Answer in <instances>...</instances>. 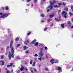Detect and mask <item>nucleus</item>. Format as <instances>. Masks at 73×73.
Listing matches in <instances>:
<instances>
[{
    "instance_id": "1a4fd4ad",
    "label": "nucleus",
    "mask_w": 73,
    "mask_h": 73,
    "mask_svg": "<svg viewBox=\"0 0 73 73\" xmlns=\"http://www.w3.org/2000/svg\"><path fill=\"white\" fill-rule=\"evenodd\" d=\"M0 64H1L2 62L1 65H4V62L3 60H1L0 61Z\"/></svg>"
},
{
    "instance_id": "c9c22d12",
    "label": "nucleus",
    "mask_w": 73,
    "mask_h": 73,
    "mask_svg": "<svg viewBox=\"0 0 73 73\" xmlns=\"http://www.w3.org/2000/svg\"><path fill=\"white\" fill-rule=\"evenodd\" d=\"M34 70L35 72L36 73L37 72V70H36V69L34 68Z\"/></svg>"
},
{
    "instance_id": "5fc2aeb1",
    "label": "nucleus",
    "mask_w": 73,
    "mask_h": 73,
    "mask_svg": "<svg viewBox=\"0 0 73 73\" xmlns=\"http://www.w3.org/2000/svg\"><path fill=\"white\" fill-rule=\"evenodd\" d=\"M3 15V13H0V15L1 16V15Z\"/></svg>"
},
{
    "instance_id": "69168bd1",
    "label": "nucleus",
    "mask_w": 73,
    "mask_h": 73,
    "mask_svg": "<svg viewBox=\"0 0 73 73\" xmlns=\"http://www.w3.org/2000/svg\"><path fill=\"white\" fill-rule=\"evenodd\" d=\"M7 67H9V66H10V65H7Z\"/></svg>"
},
{
    "instance_id": "c85d7f7f",
    "label": "nucleus",
    "mask_w": 73,
    "mask_h": 73,
    "mask_svg": "<svg viewBox=\"0 0 73 73\" xmlns=\"http://www.w3.org/2000/svg\"><path fill=\"white\" fill-rule=\"evenodd\" d=\"M25 53L26 54L29 53V50L26 51L25 52Z\"/></svg>"
},
{
    "instance_id": "bb28decb",
    "label": "nucleus",
    "mask_w": 73,
    "mask_h": 73,
    "mask_svg": "<svg viewBox=\"0 0 73 73\" xmlns=\"http://www.w3.org/2000/svg\"><path fill=\"white\" fill-rule=\"evenodd\" d=\"M40 52L42 51V50H43V48H40Z\"/></svg>"
},
{
    "instance_id": "f03ea898",
    "label": "nucleus",
    "mask_w": 73,
    "mask_h": 73,
    "mask_svg": "<svg viewBox=\"0 0 73 73\" xmlns=\"http://www.w3.org/2000/svg\"><path fill=\"white\" fill-rule=\"evenodd\" d=\"M50 5L47 8V9H49L47 10V12H49L50 10H52V9H53V5H54V3H52L50 1Z\"/></svg>"
},
{
    "instance_id": "338daca9",
    "label": "nucleus",
    "mask_w": 73,
    "mask_h": 73,
    "mask_svg": "<svg viewBox=\"0 0 73 73\" xmlns=\"http://www.w3.org/2000/svg\"><path fill=\"white\" fill-rule=\"evenodd\" d=\"M71 71H72V72L73 71V68H72V70H71Z\"/></svg>"
},
{
    "instance_id": "423d86ee",
    "label": "nucleus",
    "mask_w": 73,
    "mask_h": 73,
    "mask_svg": "<svg viewBox=\"0 0 73 73\" xmlns=\"http://www.w3.org/2000/svg\"><path fill=\"white\" fill-rule=\"evenodd\" d=\"M54 13H53L52 15L50 14V15L49 17L50 18H52V17H54Z\"/></svg>"
},
{
    "instance_id": "6e6d98bb",
    "label": "nucleus",
    "mask_w": 73,
    "mask_h": 73,
    "mask_svg": "<svg viewBox=\"0 0 73 73\" xmlns=\"http://www.w3.org/2000/svg\"><path fill=\"white\" fill-rule=\"evenodd\" d=\"M72 8H73V6L71 5V9H72Z\"/></svg>"
},
{
    "instance_id": "4d7b16f0",
    "label": "nucleus",
    "mask_w": 73,
    "mask_h": 73,
    "mask_svg": "<svg viewBox=\"0 0 73 73\" xmlns=\"http://www.w3.org/2000/svg\"><path fill=\"white\" fill-rule=\"evenodd\" d=\"M2 10H4V7H2Z\"/></svg>"
},
{
    "instance_id": "052dcab7",
    "label": "nucleus",
    "mask_w": 73,
    "mask_h": 73,
    "mask_svg": "<svg viewBox=\"0 0 73 73\" xmlns=\"http://www.w3.org/2000/svg\"><path fill=\"white\" fill-rule=\"evenodd\" d=\"M61 12V11L60 10H58V13H59V12Z\"/></svg>"
},
{
    "instance_id": "58836bf2",
    "label": "nucleus",
    "mask_w": 73,
    "mask_h": 73,
    "mask_svg": "<svg viewBox=\"0 0 73 73\" xmlns=\"http://www.w3.org/2000/svg\"><path fill=\"white\" fill-rule=\"evenodd\" d=\"M48 56H47V55H46V58H48Z\"/></svg>"
},
{
    "instance_id": "603ef678",
    "label": "nucleus",
    "mask_w": 73,
    "mask_h": 73,
    "mask_svg": "<svg viewBox=\"0 0 73 73\" xmlns=\"http://www.w3.org/2000/svg\"><path fill=\"white\" fill-rule=\"evenodd\" d=\"M44 45V44H40V45H41L42 46V45Z\"/></svg>"
},
{
    "instance_id": "a878e982",
    "label": "nucleus",
    "mask_w": 73,
    "mask_h": 73,
    "mask_svg": "<svg viewBox=\"0 0 73 73\" xmlns=\"http://www.w3.org/2000/svg\"><path fill=\"white\" fill-rule=\"evenodd\" d=\"M31 32H29L28 33H27V36H29V35H31Z\"/></svg>"
},
{
    "instance_id": "f704fd0d",
    "label": "nucleus",
    "mask_w": 73,
    "mask_h": 73,
    "mask_svg": "<svg viewBox=\"0 0 73 73\" xmlns=\"http://www.w3.org/2000/svg\"><path fill=\"white\" fill-rule=\"evenodd\" d=\"M30 1H31V0H27L26 1L27 3H28L29 2H30Z\"/></svg>"
},
{
    "instance_id": "3c124183",
    "label": "nucleus",
    "mask_w": 73,
    "mask_h": 73,
    "mask_svg": "<svg viewBox=\"0 0 73 73\" xmlns=\"http://www.w3.org/2000/svg\"><path fill=\"white\" fill-rule=\"evenodd\" d=\"M44 48L45 50H46V49H47V47H45Z\"/></svg>"
},
{
    "instance_id": "a18cd8bd",
    "label": "nucleus",
    "mask_w": 73,
    "mask_h": 73,
    "mask_svg": "<svg viewBox=\"0 0 73 73\" xmlns=\"http://www.w3.org/2000/svg\"><path fill=\"white\" fill-rule=\"evenodd\" d=\"M3 58H4V56H1V59H3Z\"/></svg>"
},
{
    "instance_id": "b1692460",
    "label": "nucleus",
    "mask_w": 73,
    "mask_h": 73,
    "mask_svg": "<svg viewBox=\"0 0 73 73\" xmlns=\"http://www.w3.org/2000/svg\"><path fill=\"white\" fill-rule=\"evenodd\" d=\"M9 9L8 8V6H7L5 7V9L6 10H8V9Z\"/></svg>"
},
{
    "instance_id": "bf43d9fd",
    "label": "nucleus",
    "mask_w": 73,
    "mask_h": 73,
    "mask_svg": "<svg viewBox=\"0 0 73 73\" xmlns=\"http://www.w3.org/2000/svg\"><path fill=\"white\" fill-rule=\"evenodd\" d=\"M62 5H65V3H63Z\"/></svg>"
},
{
    "instance_id": "09e8293b",
    "label": "nucleus",
    "mask_w": 73,
    "mask_h": 73,
    "mask_svg": "<svg viewBox=\"0 0 73 73\" xmlns=\"http://www.w3.org/2000/svg\"><path fill=\"white\" fill-rule=\"evenodd\" d=\"M31 73H33V71L32 70H31Z\"/></svg>"
},
{
    "instance_id": "ea45409f",
    "label": "nucleus",
    "mask_w": 73,
    "mask_h": 73,
    "mask_svg": "<svg viewBox=\"0 0 73 73\" xmlns=\"http://www.w3.org/2000/svg\"><path fill=\"white\" fill-rule=\"evenodd\" d=\"M17 73H20V70H18L17 72Z\"/></svg>"
},
{
    "instance_id": "79ce46f5",
    "label": "nucleus",
    "mask_w": 73,
    "mask_h": 73,
    "mask_svg": "<svg viewBox=\"0 0 73 73\" xmlns=\"http://www.w3.org/2000/svg\"><path fill=\"white\" fill-rule=\"evenodd\" d=\"M38 60H39L40 61H41V58H38Z\"/></svg>"
},
{
    "instance_id": "8fccbe9b",
    "label": "nucleus",
    "mask_w": 73,
    "mask_h": 73,
    "mask_svg": "<svg viewBox=\"0 0 73 73\" xmlns=\"http://www.w3.org/2000/svg\"><path fill=\"white\" fill-rule=\"evenodd\" d=\"M53 3H56V1H55V0H54L53 1Z\"/></svg>"
},
{
    "instance_id": "4468645a",
    "label": "nucleus",
    "mask_w": 73,
    "mask_h": 73,
    "mask_svg": "<svg viewBox=\"0 0 73 73\" xmlns=\"http://www.w3.org/2000/svg\"><path fill=\"white\" fill-rule=\"evenodd\" d=\"M12 44H13V41L12 40L10 43V48H11V47H12Z\"/></svg>"
},
{
    "instance_id": "864d4df0",
    "label": "nucleus",
    "mask_w": 73,
    "mask_h": 73,
    "mask_svg": "<svg viewBox=\"0 0 73 73\" xmlns=\"http://www.w3.org/2000/svg\"><path fill=\"white\" fill-rule=\"evenodd\" d=\"M61 16L60 15H59V17H58V18H59V19H61Z\"/></svg>"
},
{
    "instance_id": "20e7f679",
    "label": "nucleus",
    "mask_w": 73,
    "mask_h": 73,
    "mask_svg": "<svg viewBox=\"0 0 73 73\" xmlns=\"http://www.w3.org/2000/svg\"><path fill=\"white\" fill-rule=\"evenodd\" d=\"M8 15L5 13L0 16V18H4V17H8Z\"/></svg>"
},
{
    "instance_id": "393cba45",
    "label": "nucleus",
    "mask_w": 73,
    "mask_h": 73,
    "mask_svg": "<svg viewBox=\"0 0 73 73\" xmlns=\"http://www.w3.org/2000/svg\"><path fill=\"white\" fill-rule=\"evenodd\" d=\"M45 70L46 71H49V69L48 68H46L45 69Z\"/></svg>"
},
{
    "instance_id": "c03bdc74",
    "label": "nucleus",
    "mask_w": 73,
    "mask_h": 73,
    "mask_svg": "<svg viewBox=\"0 0 73 73\" xmlns=\"http://www.w3.org/2000/svg\"><path fill=\"white\" fill-rule=\"evenodd\" d=\"M9 48V46H7L6 47V49H8V48Z\"/></svg>"
},
{
    "instance_id": "774afa93",
    "label": "nucleus",
    "mask_w": 73,
    "mask_h": 73,
    "mask_svg": "<svg viewBox=\"0 0 73 73\" xmlns=\"http://www.w3.org/2000/svg\"><path fill=\"white\" fill-rule=\"evenodd\" d=\"M71 28H73V26H71Z\"/></svg>"
},
{
    "instance_id": "9b49d317",
    "label": "nucleus",
    "mask_w": 73,
    "mask_h": 73,
    "mask_svg": "<svg viewBox=\"0 0 73 73\" xmlns=\"http://www.w3.org/2000/svg\"><path fill=\"white\" fill-rule=\"evenodd\" d=\"M36 39H34V40H33L31 42V43L32 44H33L36 42Z\"/></svg>"
},
{
    "instance_id": "aec40b11",
    "label": "nucleus",
    "mask_w": 73,
    "mask_h": 73,
    "mask_svg": "<svg viewBox=\"0 0 73 73\" xmlns=\"http://www.w3.org/2000/svg\"><path fill=\"white\" fill-rule=\"evenodd\" d=\"M35 64H36V62L34 61L33 64V66H35Z\"/></svg>"
},
{
    "instance_id": "37998d69",
    "label": "nucleus",
    "mask_w": 73,
    "mask_h": 73,
    "mask_svg": "<svg viewBox=\"0 0 73 73\" xmlns=\"http://www.w3.org/2000/svg\"><path fill=\"white\" fill-rule=\"evenodd\" d=\"M35 57H37V56H38V55L37 54H35Z\"/></svg>"
},
{
    "instance_id": "6e6552de",
    "label": "nucleus",
    "mask_w": 73,
    "mask_h": 73,
    "mask_svg": "<svg viewBox=\"0 0 73 73\" xmlns=\"http://www.w3.org/2000/svg\"><path fill=\"white\" fill-rule=\"evenodd\" d=\"M57 70H58L59 71H60V72H62L61 71V67H58V68Z\"/></svg>"
},
{
    "instance_id": "c756f323",
    "label": "nucleus",
    "mask_w": 73,
    "mask_h": 73,
    "mask_svg": "<svg viewBox=\"0 0 73 73\" xmlns=\"http://www.w3.org/2000/svg\"><path fill=\"white\" fill-rule=\"evenodd\" d=\"M9 65L10 66H12V65H13V63H11Z\"/></svg>"
},
{
    "instance_id": "f257e3e1",
    "label": "nucleus",
    "mask_w": 73,
    "mask_h": 73,
    "mask_svg": "<svg viewBox=\"0 0 73 73\" xmlns=\"http://www.w3.org/2000/svg\"><path fill=\"white\" fill-rule=\"evenodd\" d=\"M11 52H9V60H11V58L12 57L13 58L14 57V56H13V54H14V50H13V48L12 47L11 48Z\"/></svg>"
},
{
    "instance_id": "0e129e2a",
    "label": "nucleus",
    "mask_w": 73,
    "mask_h": 73,
    "mask_svg": "<svg viewBox=\"0 0 73 73\" xmlns=\"http://www.w3.org/2000/svg\"><path fill=\"white\" fill-rule=\"evenodd\" d=\"M44 21L43 20V21H42L41 22V23H43Z\"/></svg>"
},
{
    "instance_id": "4be33fe9",
    "label": "nucleus",
    "mask_w": 73,
    "mask_h": 73,
    "mask_svg": "<svg viewBox=\"0 0 73 73\" xmlns=\"http://www.w3.org/2000/svg\"><path fill=\"white\" fill-rule=\"evenodd\" d=\"M40 16H41L42 17H44V14H42L41 15H40Z\"/></svg>"
},
{
    "instance_id": "2eb2a0df",
    "label": "nucleus",
    "mask_w": 73,
    "mask_h": 73,
    "mask_svg": "<svg viewBox=\"0 0 73 73\" xmlns=\"http://www.w3.org/2000/svg\"><path fill=\"white\" fill-rule=\"evenodd\" d=\"M53 61H54V59H52L50 61V62H51V63H52V64H53L54 63V62H53Z\"/></svg>"
},
{
    "instance_id": "7c9ffc66",
    "label": "nucleus",
    "mask_w": 73,
    "mask_h": 73,
    "mask_svg": "<svg viewBox=\"0 0 73 73\" xmlns=\"http://www.w3.org/2000/svg\"><path fill=\"white\" fill-rule=\"evenodd\" d=\"M20 45H21V44H18L17 45V47H19V46H20Z\"/></svg>"
},
{
    "instance_id": "4c0bfd02",
    "label": "nucleus",
    "mask_w": 73,
    "mask_h": 73,
    "mask_svg": "<svg viewBox=\"0 0 73 73\" xmlns=\"http://www.w3.org/2000/svg\"><path fill=\"white\" fill-rule=\"evenodd\" d=\"M6 72L7 73H10V72L8 70H7Z\"/></svg>"
},
{
    "instance_id": "5701e85b",
    "label": "nucleus",
    "mask_w": 73,
    "mask_h": 73,
    "mask_svg": "<svg viewBox=\"0 0 73 73\" xmlns=\"http://www.w3.org/2000/svg\"><path fill=\"white\" fill-rule=\"evenodd\" d=\"M19 38H17L16 39H15V41H19Z\"/></svg>"
},
{
    "instance_id": "49530a36",
    "label": "nucleus",
    "mask_w": 73,
    "mask_h": 73,
    "mask_svg": "<svg viewBox=\"0 0 73 73\" xmlns=\"http://www.w3.org/2000/svg\"><path fill=\"white\" fill-rule=\"evenodd\" d=\"M31 7H33V3H31Z\"/></svg>"
},
{
    "instance_id": "72a5a7b5",
    "label": "nucleus",
    "mask_w": 73,
    "mask_h": 73,
    "mask_svg": "<svg viewBox=\"0 0 73 73\" xmlns=\"http://www.w3.org/2000/svg\"><path fill=\"white\" fill-rule=\"evenodd\" d=\"M17 59H20V57L19 56H17Z\"/></svg>"
},
{
    "instance_id": "f3484780",
    "label": "nucleus",
    "mask_w": 73,
    "mask_h": 73,
    "mask_svg": "<svg viewBox=\"0 0 73 73\" xmlns=\"http://www.w3.org/2000/svg\"><path fill=\"white\" fill-rule=\"evenodd\" d=\"M67 24H68L69 25H72V23H70V22L69 21H68Z\"/></svg>"
},
{
    "instance_id": "9d476101",
    "label": "nucleus",
    "mask_w": 73,
    "mask_h": 73,
    "mask_svg": "<svg viewBox=\"0 0 73 73\" xmlns=\"http://www.w3.org/2000/svg\"><path fill=\"white\" fill-rule=\"evenodd\" d=\"M21 68L20 69V70H21V71H23V69H24L25 68L22 65H21Z\"/></svg>"
},
{
    "instance_id": "473e14b6",
    "label": "nucleus",
    "mask_w": 73,
    "mask_h": 73,
    "mask_svg": "<svg viewBox=\"0 0 73 73\" xmlns=\"http://www.w3.org/2000/svg\"><path fill=\"white\" fill-rule=\"evenodd\" d=\"M69 14L70 15V16H71V15H73V14L72 13L70 12L69 13Z\"/></svg>"
},
{
    "instance_id": "680f3d73",
    "label": "nucleus",
    "mask_w": 73,
    "mask_h": 73,
    "mask_svg": "<svg viewBox=\"0 0 73 73\" xmlns=\"http://www.w3.org/2000/svg\"><path fill=\"white\" fill-rule=\"evenodd\" d=\"M29 6V4H28L27 5V6Z\"/></svg>"
},
{
    "instance_id": "dca6fc26",
    "label": "nucleus",
    "mask_w": 73,
    "mask_h": 73,
    "mask_svg": "<svg viewBox=\"0 0 73 73\" xmlns=\"http://www.w3.org/2000/svg\"><path fill=\"white\" fill-rule=\"evenodd\" d=\"M54 7H55V8H59L60 6L57 5H55L54 6Z\"/></svg>"
},
{
    "instance_id": "de8ad7c7",
    "label": "nucleus",
    "mask_w": 73,
    "mask_h": 73,
    "mask_svg": "<svg viewBox=\"0 0 73 73\" xmlns=\"http://www.w3.org/2000/svg\"><path fill=\"white\" fill-rule=\"evenodd\" d=\"M37 0H35L34 2L35 3H37Z\"/></svg>"
},
{
    "instance_id": "6ab92c4d",
    "label": "nucleus",
    "mask_w": 73,
    "mask_h": 73,
    "mask_svg": "<svg viewBox=\"0 0 73 73\" xmlns=\"http://www.w3.org/2000/svg\"><path fill=\"white\" fill-rule=\"evenodd\" d=\"M61 27L62 28H64L65 27H64V24H62L61 25Z\"/></svg>"
},
{
    "instance_id": "a211bd4d",
    "label": "nucleus",
    "mask_w": 73,
    "mask_h": 73,
    "mask_svg": "<svg viewBox=\"0 0 73 73\" xmlns=\"http://www.w3.org/2000/svg\"><path fill=\"white\" fill-rule=\"evenodd\" d=\"M55 20H56V21H60L61 20V19H57L56 18H55Z\"/></svg>"
},
{
    "instance_id": "e2e57ef3",
    "label": "nucleus",
    "mask_w": 73,
    "mask_h": 73,
    "mask_svg": "<svg viewBox=\"0 0 73 73\" xmlns=\"http://www.w3.org/2000/svg\"><path fill=\"white\" fill-rule=\"evenodd\" d=\"M53 23H52V25H51V26L52 27V26H53Z\"/></svg>"
},
{
    "instance_id": "13d9d810",
    "label": "nucleus",
    "mask_w": 73,
    "mask_h": 73,
    "mask_svg": "<svg viewBox=\"0 0 73 73\" xmlns=\"http://www.w3.org/2000/svg\"><path fill=\"white\" fill-rule=\"evenodd\" d=\"M25 70H26V71H27L28 70V69L26 68H25Z\"/></svg>"
},
{
    "instance_id": "a19ab883",
    "label": "nucleus",
    "mask_w": 73,
    "mask_h": 73,
    "mask_svg": "<svg viewBox=\"0 0 73 73\" xmlns=\"http://www.w3.org/2000/svg\"><path fill=\"white\" fill-rule=\"evenodd\" d=\"M47 28H45L44 30V31H47Z\"/></svg>"
},
{
    "instance_id": "f8f14e48",
    "label": "nucleus",
    "mask_w": 73,
    "mask_h": 73,
    "mask_svg": "<svg viewBox=\"0 0 73 73\" xmlns=\"http://www.w3.org/2000/svg\"><path fill=\"white\" fill-rule=\"evenodd\" d=\"M23 50H27L28 49V47L26 46H23Z\"/></svg>"
},
{
    "instance_id": "412c9836",
    "label": "nucleus",
    "mask_w": 73,
    "mask_h": 73,
    "mask_svg": "<svg viewBox=\"0 0 73 73\" xmlns=\"http://www.w3.org/2000/svg\"><path fill=\"white\" fill-rule=\"evenodd\" d=\"M38 44V42H36L35 44V46H37Z\"/></svg>"
},
{
    "instance_id": "39448f33",
    "label": "nucleus",
    "mask_w": 73,
    "mask_h": 73,
    "mask_svg": "<svg viewBox=\"0 0 73 73\" xmlns=\"http://www.w3.org/2000/svg\"><path fill=\"white\" fill-rule=\"evenodd\" d=\"M29 39H28L26 42H24V43L25 45H28V43H29Z\"/></svg>"
},
{
    "instance_id": "cd10ccee",
    "label": "nucleus",
    "mask_w": 73,
    "mask_h": 73,
    "mask_svg": "<svg viewBox=\"0 0 73 73\" xmlns=\"http://www.w3.org/2000/svg\"><path fill=\"white\" fill-rule=\"evenodd\" d=\"M64 11H68V8H67L66 9H64Z\"/></svg>"
},
{
    "instance_id": "0eeeda50",
    "label": "nucleus",
    "mask_w": 73,
    "mask_h": 73,
    "mask_svg": "<svg viewBox=\"0 0 73 73\" xmlns=\"http://www.w3.org/2000/svg\"><path fill=\"white\" fill-rule=\"evenodd\" d=\"M39 54L40 57H42V56H43V54H42V51L40 52Z\"/></svg>"
},
{
    "instance_id": "7ed1b4c3",
    "label": "nucleus",
    "mask_w": 73,
    "mask_h": 73,
    "mask_svg": "<svg viewBox=\"0 0 73 73\" xmlns=\"http://www.w3.org/2000/svg\"><path fill=\"white\" fill-rule=\"evenodd\" d=\"M62 16H64V18H67V16H66V15H67V13H66L65 11H64L62 13Z\"/></svg>"
},
{
    "instance_id": "e433bc0d",
    "label": "nucleus",
    "mask_w": 73,
    "mask_h": 73,
    "mask_svg": "<svg viewBox=\"0 0 73 73\" xmlns=\"http://www.w3.org/2000/svg\"><path fill=\"white\" fill-rule=\"evenodd\" d=\"M58 4L59 5H62V3H58Z\"/></svg>"
},
{
    "instance_id": "ddd939ff",
    "label": "nucleus",
    "mask_w": 73,
    "mask_h": 73,
    "mask_svg": "<svg viewBox=\"0 0 73 73\" xmlns=\"http://www.w3.org/2000/svg\"><path fill=\"white\" fill-rule=\"evenodd\" d=\"M53 19H47V21H48V22H50V21H52Z\"/></svg>"
},
{
    "instance_id": "2f4dec72",
    "label": "nucleus",
    "mask_w": 73,
    "mask_h": 73,
    "mask_svg": "<svg viewBox=\"0 0 73 73\" xmlns=\"http://www.w3.org/2000/svg\"><path fill=\"white\" fill-rule=\"evenodd\" d=\"M33 62H32V60H31L30 62V64H32Z\"/></svg>"
}]
</instances>
